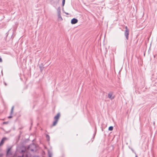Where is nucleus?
<instances>
[{"label": "nucleus", "instance_id": "obj_17", "mask_svg": "<svg viewBox=\"0 0 157 157\" xmlns=\"http://www.w3.org/2000/svg\"><path fill=\"white\" fill-rule=\"evenodd\" d=\"M2 58L0 57V62H2Z\"/></svg>", "mask_w": 157, "mask_h": 157}, {"label": "nucleus", "instance_id": "obj_9", "mask_svg": "<svg viewBox=\"0 0 157 157\" xmlns=\"http://www.w3.org/2000/svg\"><path fill=\"white\" fill-rule=\"evenodd\" d=\"M58 17L59 19H60L61 21L63 20V19L61 15V11L60 10L58 11Z\"/></svg>", "mask_w": 157, "mask_h": 157}, {"label": "nucleus", "instance_id": "obj_12", "mask_svg": "<svg viewBox=\"0 0 157 157\" xmlns=\"http://www.w3.org/2000/svg\"><path fill=\"white\" fill-rule=\"evenodd\" d=\"M48 154L49 157H52V153L51 152L48 151Z\"/></svg>", "mask_w": 157, "mask_h": 157}, {"label": "nucleus", "instance_id": "obj_15", "mask_svg": "<svg viewBox=\"0 0 157 157\" xmlns=\"http://www.w3.org/2000/svg\"><path fill=\"white\" fill-rule=\"evenodd\" d=\"M17 157H23V155H22V154H20V155L18 156Z\"/></svg>", "mask_w": 157, "mask_h": 157}, {"label": "nucleus", "instance_id": "obj_19", "mask_svg": "<svg viewBox=\"0 0 157 157\" xmlns=\"http://www.w3.org/2000/svg\"><path fill=\"white\" fill-rule=\"evenodd\" d=\"M30 150L31 151H34V150L33 149H30Z\"/></svg>", "mask_w": 157, "mask_h": 157}, {"label": "nucleus", "instance_id": "obj_1", "mask_svg": "<svg viewBox=\"0 0 157 157\" xmlns=\"http://www.w3.org/2000/svg\"><path fill=\"white\" fill-rule=\"evenodd\" d=\"M60 116V113H58L57 115L55 116L54 118V121H53L52 124V126H55L57 124L58 120L59 119Z\"/></svg>", "mask_w": 157, "mask_h": 157}, {"label": "nucleus", "instance_id": "obj_20", "mask_svg": "<svg viewBox=\"0 0 157 157\" xmlns=\"http://www.w3.org/2000/svg\"><path fill=\"white\" fill-rule=\"evenodd\" d=\"M135 157H138V156L137 155H136Z\"/></svg>", "mask_w": 157, "mask_h": 157}, {"label": "nucleus", "instance_id": "obj_5", "mask_svg": "<svg viewBox=\"0 0 157 157\" xmlns=\"http://www.w3.org/2000/svg\"><path fill=\"white\" fill-rule=\"evenodd\" d=\"M126 30L124 32V35L127 39H128L129 34V31L127 29V27H126Z\"/></svg>", "mask_w": 157, "mask_h": 157}, {"label": "nucleus", "instance_id": "obj_8", "mask_svg": "<svg viewBox=\"0 0 157 157\" xmlns=\"http://www.w3.org/2000/svg\"><path fill=\"white\" fill-rule=\"evenodd\" d=\"M14 108V106H13L11 108V111H10V116L8 117V118H10L12 117L11 115L13 114V113Z\"/></svg>", "mask_w": 157, "mask_h": 157}, {"label": "nucleus", "instance_id": "obj_11", "mask_svg": "<svg viewBox=\"0 0 157 157\" xmlns=\"http://www.w3.org/2000/svg\"><path fill=\"white\" fill-rule=\"evenodd\" d=\"M113 126H110L109 127V128H108V130L109 131H112V130H113Z\"/></svg>", "mask_w": 157, "mask_h": 157}, {"label": "nucleus", "instance_id": "obj_22", "mask_svg": "<svg viewBox=\"0 0 157 157\" xmlns=\"http://www.w3.org/2000/svg\"><path fill=\"white\" fill-rule=\"evenodd\" d=\"M66 13L67 14V15H68V14H69V13Z\"/></svg>", "mask_w": 157, "mask_h": 157}, {"label": "nucleus", "instance_id": "obj_14", "mask_svg": "<svg viewBox=\"0 0 157 157\" xmlns=\"http://www.w3.org/2000/svg\"><path fill=\"white\" fill-rule=\"evenodd\" d=\"M40 69L41 71L43 70L44 68V67H43L40 66Z\"/></svg>", "mask_w": 157, "mask_h": 157}, {"label": "nucleus", "instance_id": "obj_10", "mask_svg": "<svg viewBox=\"0 0 157 157\" xmlns=\"http://www.w3.org/2000/svg\"><path fill=\"white\" fill-rule=\"evenodd\" d=\"M46 137L47 139V140L49 141L50 140V136L48 134L46 135Z\"/></svg>", "mask_w": 157, "mask_h": 157}, {"label": "nucleus", "instance_id": "obj_6", "mask_svg": "<svg viewBox=\"0 0 157 157\" xmlns=\"http://www.w3.org/2000/svg\"><path fill=\"white\" fill-rule=\"evenodd\" d=\"M78 20L75 18H73L71 20V23L72 24H74L77 23Z\"/></svg>", "mask_w": 157, "mask_h": 157}, {"label": "nucleus", "instance_id": "obj_3", "mask_svg": "<svg viewBox=\"0 0 157 157\" xmlns=\"http://www.w3.org/2000/svg\"><path fill=\"white\" fill-rule=\"evenodd\" d=\"M113 92L112 91L110 92L108 94V98L111 100L115 98V96H113Z\"/></svg>", "mask_w": 157, "mask_h": 157}, {"label": "nucleus", "instance_id": "obj_18", "mask_svg": "<svg viewBox=\"0 0 157 157\" xmlns=\"http://www.w3.org/2000/svg\"><path fill=\"white\" fill-rule=\"evenodd\" d=\"M4 85L6 86L7 85V84L6 83V82H4Z\"/></svg>", "mask_w": 157, "mask_h": 157}, {"label": "nucleus", "instance_id": "obj_4", "mask_svg": "<svg viewBox=\"0 0 157 157\" xmlns=\"http://www.w3.org/2000/svg\"><path fill=\"white\" fill-rule=\"evenodd\" d=\"M11 147L8 148L7 150L6 156H8L12 155V152L11 151Z\"/></svg>", "mask_w": 157, "mask_h": 157}, {"label": "nucleus", "instance_id": "obj_7", "mask_svg": "<svg viewBox=\"0 0 157 157\" xmlns=\"http://www.w3.org/2000/svg\"><path fill=\"white\" fill-rule=\"evenodd\" d=\"M6 139V137H3L0 142V147L4 143V141Z\"/></svg>", "mask_w": 157, "mask_h": 157}, {"label": "nucleus", "instance_id": "obj_23", "mask_svg": "<svg viewBox=\"0 0 157 157\" xmlns=\"http://www.w3.org/2000/svg\"><path fill=\"white\" fill-rule=\"evenodd\" d=\"M36 157H39V156H37Z\"/></svg>", "mask_w": 157, "mask_h": 157}, {"label": "nucleus", "instance_id": "obj_16", "mask_svg": "<svg viewBox=\"0 0 157 157\" xmlns=\"http://www.w3.org/2000/svg\"><path fill=\"white\" fill-rule=\"evenodd\" d=\"M3 155V154H0V157H2Z\"/></svg>", "mask_w": 157, "mask_h": 157}, {"label": "nucleus", "instance_id": "obj_13", "mask_svg": "<svg viewBox=\"0 0 157 157\" xmlns=\"http://www.w3.org/2000/svg\"><path fill=\"white\" fill-rule=\"evenodd\" d=\"M65 0H62V6H63L64 5L65 3Z\"/></svg>", "mask_w": 157, "mask_h": 157}, {"label": "nucleus", "instance_id": "obj_2", "mask_svg": "<svg viewBox=\"0 0 157 157\" xmlns=\"http://www.w3.org/2000/svg\"><path fill=\"white\" fill-rule=\"evenodd\" d=\"M20 154L23 155V157H28V154L26 151L25 149L24 150H22L20 152Z\"/></svg>", "mask_w": 157, "mask_h": 157}, {"label": "nucleus", "instance_id": "obj_21", "mask_svg": "<svg viewBox=\"0 0 157 157\" xmlns=\"http://www.w3.org/2000/svg\"><path fill=\"white\" fill-rule=\"evenodd\" d=\"M7 122H4V124H7Z\"/></svg>", "mask_w": 157, "mask_h": 157}]
</instances>
